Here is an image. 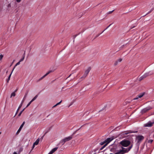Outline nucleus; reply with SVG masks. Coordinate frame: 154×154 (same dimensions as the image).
Returning <instances> with one entry per match:
<instances>
[{
	"instance_id": "obj_1",
	"label": "nucleus",
	"mask_w": 154,
	"mask_h": 154,
	"mask_svg": "<svg viewBox=\"0 0 154 154\" xmlns=\"http://www.w3.org/2000/svg\"><path fill=\"white\" fill-rule=\"evenodd\" d=\"M132 147V145H131L128 148H124L122 147V149L120 150L118 152L119 154H124L125 153L128 152L130 150Z\"/></svg>"
},
{
	"instance_id": "obj_2",
	"label": "nucleus",
	"mask_w": 154,
	"mask_h": 154,
	"mask_svg": "<svg viewBox=\"0 0 154 154\" xmlns=\"http://www.w3.org/2000/svg\"><path fill=\"white\" fill-rule=\"evenodd\" d=\"M131 142L130 141L124 140L120 142V144L124 147H127L130 145Z\"/></svg>"
},
{
	"instance_id": "obj_3",
	"label": "nucleus",
	"mask_w": 154,
	"mask_h": 154,
	"mask_svg": "<svg viewBox=\"0 0 154 154\" xmlns=\"http://www.w3.org/2000/svg\"><path fill=\"white\" fill-rule=\"evenodd\" d=\"M72 137L71 136H69L68 137H66L64 139H62L60 141V143L62 144V145H63L65 143L68 141L72 139Z\"/></svg>"
},
{
	"instance_id": "obj_4",
	"label": "nucleus",
	"mask_w": 154,
	"mask_h": 154,
	"mask_svg": "<svg viewBox=\"0 0 154 154\" xmlns=\"http://www.w3.org/2000/svg\"><path fill=\"white\" fill-rule=\"evenodd\" d=\"M91 69V68L90 67H88L87 70H86L84 73V74L82 76V77H81L80 79H84L86 76H87L89 72L90 71V70Z\"/></svg>"
},
{
	"instance_id": "obj_5",
	"label": "nucleus",
	"mask_w": 154,
	"mask_h": 154,
	"mask_svg": "<svg viewBox=\"0 0 154 154\" xmlns=\"http://www.w3.org/2000/svg\"><path fill=\"white\" fill-rule=\"evenodd\" d=\"M152 107L151 106H148V107L143 109L142 110V111H141L142 113H145L147 112L149 110L151 109H152Z\"/></svg>"
},
{
	"instance_id": "obj_6",
	"label": "nucleus",
	"mask_w": 154,
	"mask_h": 154,
	"mask_svg": "<svg viewBox=\"0 0 154 154\" xmlns=\"http://www.w3.org/2000/svg\"><path fill=\"white\" fill-rule=\"evenodd\" d=\"M144 137L142 135H139L137 137V143H140V142L143 140Z\"/></svg>"
},
{
	"instance_id": "obj_7",
	"label": "nucleus",
	"mask_w": 154,
	"mask_h": 154,
	"mask_svg": "<svg viewBox=\"0 0 154 154\" xmlns=\"http://www.w3.org/2000/svg\"><path fill=\"white\" fill-rule=\"evenodd\" d=\"M154 124V122H152L149 121L146 123L144 125L145 127H151Z\"/></svg>"
},
{
	"instance_id": "obj_8",
	"label": "nucleus",
	"mask_w": 154,
	"mask_h": 154,
	"mask_svg": "<svg viewBox=\"0 0 154 154\" xmlns=\"http://www.w3.org/2000/svg\"><path fill=\"white\" fill-rule=\"evenodd\" d=\"M152 74V73H150L149 74V72L145 73L140 78V80H141L143 79L146 77L147 76H149L150 75Z\"/></svg>"
},
{
	"instance_id": "obj_9",
	"label": "nucleus",
	"mask_w": 154,
	"mask_h": 154,
	"mask_svg": "<svg viewBox=\"0 0 154 154\" xmlns=\"http://www.w3.org/2000/svg\"><path fill=\"white\" fill-rule=\"evenodd\" d=\"M25 123V122H23V123L22 124V125L20 126V128H19V129H18V130L17 131L16 133L17 134H18L20 132L22 128L23 125H24Z\"/></svg>"
},
{
	"instance_id": "obj_10",
	"label": "nucleus",
	"mask_w": 154,
	"mask_h": 154,
	"mask_svg": "<svg viewBox=\"0 0 154 154\" xmlns=\"http://www.w3.org/2000/svg\"><path fill=\"white\" fill-rule=\"evenodd\" d=\"M52 71H49L45 75H43L42 77L41 78H40L39 80H38V81H39L43 79L44 78L45 76H46L47 75H48V74H49L50 72H51Z\"/></svg>"
},
{
	"instance_id": "obj_11",
	"label": "nucleus",
	"mask_w": 154,
	"mask_h": 154,
	"mask_svg": "<svg viewBox=\"0 0 154 154\" xmlns=\"http://www.w3.org/2000/svg\"><path fill=\"white\" fill-rule=\"evenodd\" d=\"M113 139H112V138H107L106 140H105L106 143L107 144V145L108 144V143H109L110 142L112 141Z\"/></svg>"
},
{
	"instance_id": "obj_12",
	"label": "nucleus",
	"mask_w": 154,
	"mask_h": 154,
	"mask_svg": "<svg viewBox=\"0 0 154 154\" xmlns=\"http://www.w3.org/2000/svg\"><path fill=\"white\" fill-rule=\"evenodd\" d=\"M58 149V147H55L52 150L48 153V154H52L55 151H56Z\"/></svg>"
},
{
	"instance_id": "obj_13",
	"label": "nucleus",
	"mask_w": 154,
	"mask_h": 154,
	"mask_svg": "<svg viewBox=\"0 0 154 154\" xmlns=\"http://www.w3.org/2000/svg\"><path fill=\"white\" fill-rule=\"evenodd\" d=\"M144 94V93H143L140 94L139 95H138V97H136L135 98H134V100H137L139 98H141V97H142L143 96Z\"/></svg>"
},
{
	"instance_id": "obj_14",
	"label": "nucleus",
	"mask_w": 154,
	"mask_h": 154,
	"mask_svg": "<svg viewBox=\"0 0 154 154\" xmlns=\"http://www.w3.org/2000/svg\"><path fill=\"white\" fill-rule=\"evenodd\" d=\"M14 70V69H13L11 74H10L9 76H8V79L7 80V82L8 83L9 82V81L10 80V78H11V75Z\"/></svg>"
},
{
	"instance_id": "obj_15",
	"label": "nucleus",
	"mask_w": 154,
	"mask_h": 154,
	"mask_svg": "<svg viewBox=\"0 0 154 154\" xmlns=\"http://www.w3.org/2000/svg\"><path fill=\"white\" fill-rule=\"evenodd\" d=\"M39 138L37 139V140L35 141L34 143V145H37L39 142Z\"/></svg>"
},
{
	"instance_id": "obj_16",
	"label": "nucleus",
	"mask_w": 154,
	"mask_h": 154,
	"mask_svg": "<svg viewBox=\"0 0 154 154\" xmlns=\"http://www.w3.org/2000/svg\"><path fill=\"white\" fill-rule=\"evenodd\" d=\"M22 106V103H21V104L20 105V106H19L17 111V112H16V114L14 116V117L17 114V113L18 112V111L19 110V109H20L21 107V106Z\"/></svg>"
},
{
	"instance_id": "obj_17",
	"label": "nucleus",
	"mask_w": 154,
	"mask_h": 154,
	"mask_svg": "<svg viewBox=\"0 0 154 154\" xmlns=\"http://www.w3.org/2000/svg\"><path fill=\"white\" fill-rule=\"evenodd\" d=\"M25 51H24V54H23V57L22 59H21L19 61L20 62H22V61H23L24 60V59L25 58Z\"/></svg>"
},
{
	"instance_id": "obj_18",
	"label": "nucleus",
	"mask_w": 154,
	"mask_h": 154,
	"mask_svg": "<svg viewBox=\"0 0 154 154\" xmlns=\"http://www.w3.org/2000/svg\"><path fill=\"white\" fill-rule=\"evenodd\" d=\"M15 92H13L11 94L10 97L11 98L12 96L14 97L15 96Z\"/></svg>"
},
{
	"instance_id": "obj_19",
	"label": "nucleus",
	"mask_w": 154,
	"mask_h": 154,
	"mask_svg": "<svg viewBox=\"0 0 154 154\" xmlns=\"http://www.w3.org/2000/svg\"><path fill=\"white\" fill-rule=\"evenodd\" d=\"M107 146V144H105L102 147L100 148V150H102Z\"/></svg>"
},
{
	"instance_id": "obj_20",
	"label": "nucleus",
	"mask_w": 154,
	"mask_h": 154,
	"mask_svg": "<svg viewBox=\"0 0 154 154\" xmlns=\"http://www.w3.org/2000/svg\"><path fill=\"white\" fill-rule=\"evenodd\" d=\"M62 100H61L60 102H59L57 103V104H56V105H55L54 106H53V108L55 107L56 106H57V105H59L62 102Z\"/></svg>"
},
{
	"instance_id": "obj_21",
	"label": "nucleus",
	"mask_w": 154,
	"mask_h": 154,
	"mask_svg": "<svg viewBox=\"0 0 154 154\" xmlns=\"http://www.w3.org/2000/svg\"><path fill=\"white\" fill-rule=\"evenodd\" d=\"M38 97V95H36L32 100L33 101L35 100Z\"/></svg>"
},
{
	"instance_id": "obj_22",
	"label": "nucleus",
	"mask_w": 154,
	"mask_h": 154,
	"mask_svg": "<svg viewBox=\"0 0 154 154\" xmlns=\"http://www.w3.org/2000/svg\"><path fill=\"white\" fill-rule=\"evenodd\" d=\"M33 102L32 100L29 102L27 106L26 107V108L28 106H29L30 104H31V103Z\"/></svg>"
},
{
	"instance_id": "obj_23",
	"label": "nucleus",
	"mask_w": 154,
	"mask_h": 154,
	"mask_svg": "<svg viewBox=\"0 0 154 154\" xmlns=\"http://www.w3.org/2000/svg\"><path fill=\"white\" fill-rule=\"evenodd\" d=\"M20 61L18 62V63H17L16 64V65H15L14 67V68L13 69H14L15 68V67L16 66H17L19 65L20 64Z\"/></svg>"
},
{
	"instance_id": "obj_24",
	"label": "nucleus",
	"mask_w": 154,
	"mask_h": 154,
	"mask_svg": "<svg viewBox=\"0 0 154 154\" xmlns=\"http://www.w3.org/2000/svg\"><path fill=\"white\" fill-rule=\"evenodd\" d=\"M28 92H27L26 93L24 96V97H23V100H24V99H25L26 98V96H27V94H28Z\"/></svg>"
},
{
	"instance_id": "obj_25",
	"label": "nucleus",
	"mask_w": 154,
	"mask_h": 154,
	"mask_svg": "<svg viewBox=\"0 0 154 154\" xmlns=\"http://www.w3.org/2000/svg\"><path fill=\"white\" fill-rule=\"evenodd\" d=\"M105 143H106V142L105 140L103 142H100V144L101 145H103Z\"/></svg>"
},
{
	"instance_id": "obj_26",
	"label": "nucleus",
	"mask_w": 154,
	"mask_h": 154,
	"mask_svg": "<svg viewBox=\"0 0 154 154\" xmlns=\"http://www.w3.org/2000/svg\"><path fill=\"white\" fill-rule=\"evenodd\" d=\"M153 140H148V142L149 143H152V142H153Z\"/></svg>"
},
{
	"instance_id": "obj_27",
	"label": "nucleus",
	"mask_w": 154,
	"mask_h": 154,
	"mask_svg": "<svg viewBox=\"0 0 154 154\" xmlns=\"http://www.w3.org/2000/svg\"><path fill=\"white\" fill-rule=\"evenodd\" d=\"M122 59H121V58H120L118 60H117V61H118V62H121L122 61Z\"/></svg>"
},
{
	"instance_id": "obj_28",
	"label": "nucleus",
	"mask_w": 154,
	"mask_h": 154,
	"mask_svg": "<svg viewBox=\"0 0 154 154\" xmlns=\"http://www.w3.org/2000/svg\"><path fill=\"white\" fill-rule=\"evenodd\" d=\"M3 57V56L2 54H1L0 55V61L2 59Z\"/></svg>"
},
{
	"instance_id": "obj_29",
	"label": "nucleus",
	"mask_w": 154,
	"mask_h": 154,
	"mask_svg": "<svg viewBox=\"0 0 154 154\" xmlns=\"http://www.w3.org/2000/svg\"><path fill=\"white\" fill-rule=\"evenodd\" d=\"M118 61H117V60H116V61L115 62V63H114V65H115V66H116V65H117L118 64Z\"/></svg>"
},
{
	"instance_id": "obj_30",
	"label": "nucleus",
	"mask_w": 154,
	"mask_h": 154,
	"mask_svg": "<svg viewBox=\"0 0 154 154\" xmlns=\"http://www.w3.org/2000/svg\"><path fill=\"white\" fill-rule=\"evenodd\" d=\"M112 24H110L109 26H108L106 29H105L102 32L103 33L105 30H106V29H107Z\"/></svg>"
},
{
	"instance_id": "obj_31",
	"label": "nucleus",
	"mask_w": 154,
	"mask_h": 154,
	"mask_svg": "<svg viewBox=\"0 0 154 154\" xmlns=\"http://www.w3.org/2000/svg\"><path fill=\"white\" fill-rule=\"evenodd\" d=\"M22 113V112L21 111L20 112V113H19V114H18V116H21V114Z\"/></svg>"
},
{
	"instance_id": "obj_32",
	"label": "nucleus",
	"mask_w": 154,
	"mask_h": 154,
	"mask_svg": "<svg viewBox=\"0 0 154 154\" xmlns=\"http://www.w3.org/2000/svg\"><path fill=\"white\" fill-rule=\"evenodd\" d=\"M21 0H16V1L17 2H21Z\"/></svg>"
},
{
	"instance_id": "obj_33",
	"label": "nucleus",
	"mask_w": 154,
	"mask_h": 154,
	"mask_svg": "<svg viewBox=\"0 0 154 154\" xmlns=\"http://www.w3.org/2000/svg\"><path fill=\"white\" fill-rule=\"evenodd\" d=\"M110 154H119V152H118L116 153H115V154H113V153H110Z\"/></svg>"
},
{
	"instance_id": "obj_34",
	"label": "nucleus",
	"mask_w": 154,
	"mask_h": 154,
	"mask_svg": "<svg viewBox=\"0 0 154 154\" xmlns=\"http://www.w3.org/2000/svg\"><path fill=\"white\" fill-rule=\"evenodd\" d=\"M35 145H34V144L33 143V146H32V149H33V148H34L35 146Z\"/></svg>"
},
{
	"instance_id": "obj_35",
	"label": "nucleus",
	"mask_w": 154,
	"mask_h": 154,
	"mask_svg": "<svg viewBox=\"0 0 154 154\" xmlns=\"http://www.w3.org/2000/svg\"><path fill=\"white\" fill-rule=\"evenodd\" d=\"M114 10L111 11H110L109 12V13H112L113 11H114Z\"/></svg>"
},
{
	"instance_id": "obj_36",
	"label": "nucleus",
	"mask_w": 154,
	"mask_h": 154,
	"mask_svg": "<svg viewBox=\"0 0 154 154\" xmlns=\"http://www.w3.org/2000/svg\"><path fill=\"white\" fill-rule=\"evenodd\" d=\"M25 100V99H24V100H23H23H22V103H22V104L23 103V101H24V100Z\"/></svg>"
},
{
	"instance_id": "obj_37",
	"label": "nucleus",
	"mask_w": 154,
	"mask_h": 154,
	"mask_svg": "<svg viewBox=\"0 0 154 154\" xmlns=\"http://www.w3.org/2000/svg\"><path fill=\"white\" fill-rule=\"evenodd\" d=\"M25 100V99H24V100H23H23H22V103H22V104L23 103V101H24V100Z\"/></svg>"
},
{
	"instance_id": "obj_38",
	"label": "nucleus",
	"mask_w": 154,
	"mask_h": 154,
	"mask_svg": "<svg viewBox=\"0 0 154 154\" xmlns=\"http://www.w3.org/2000/svg\"><path fill=\"white\" fill-rule=\"evenodd\" d=\"M101 34H99L98 35H97V36H96L95 38L97 37H98Z\"/></svg>"
},
{
	"instance_id": "obj_39",
	"label": "nucleus",
	"mask_w": 154,
	"mask_h": 154,
	"mask_svg": "<svg viewBox=\"0 0 154 154\" xmlns=\"http://www.w3.org/2000/svg\"><path fill=\"white\" fill-rule=\"evenodd\" d=\"M25 108H24V109H23L21 111V112H22L24 111V110H25Z\"/></svg>"
},
{
	"instance_id": "obj_40",
	"label": "nucleus",
	"mask_w": 154,
	"mask_h": 154,
	"mask_svg": "<svg viewBox=\"0 0 154 154\" xmlns=\"http://www.w3.org/2000/svg\"><path fill=\"white\" fill-rule=\"evenodd\" d=\"M137 131H135V132H130V133H137Z\"/></svg>"
},
{
	"instance_id": "obj_41",
	"label": "nucleus",
	"mask_w": 154,
	"mask_h": 154,
	"mask_svg": "<svg viewBox=\"0 0 154 154\" xmlns=\"http://www.w3.org/2000/svg\"><path fill=\"white\" fill-rule=\"evenodd\" d=\"M13 154H17V152H14V153H13Z\"/></svg>"
},
{
	"instance_id": "obj_42",
	"label": "nucleus",
	"mask_w": 154,
	"mask_h": 154,
	"mask_svg": "<svg viewBox=\"0 0 154 154\" xmlns=\"http://www.w3.org/2000/svg\"><path fill=\"white\" fill-rule=\"evenodd\" d=\"M79 129H80V128H79V129H78V130H77L75 132V133H74V134L75 133V132H76V131H78Z\"/></svg>"
},
{
	"instance_id": "obj_43",
	"label": "nucleus",
	"mask_w": 154,
	"mask_h": 154,
	"mask_svg": "<svg viewBox=\"0 0 154 154\" xmlns=\"http://www.w3.org/2000/svg\"><path fill=\"white\" fill-rule=\"evenodd\" d=\"M17 91V89L16 90H15L14 92H15H15H16Z\"/></svg>"
},
{
	"instance_id": "obj_44",
	"label": "nucleus",
	"mask_w": 154,
	"mask_h": 154,
	"mask_svg": "<svg viewBox=\"0 0 154 154\" xmlns=\"http://www.w3.org/2000/svg\"><path fill=\"white\" fill-rule=\"evenodd\" d=\"M151 11H152V10H151L148 13V14H149V13H150L151 12Z\"/></svg>"
},
{
	"instance_id": "obj_45",
	"label": "nucleus",
	"mask_w": 154,
	"mask_h": 154,
	"mask_svg": "<svg viewBox=\"0 0 154 154\" xmlns=\"http://www.w3.org/2000/svg\"><path fill=\"white\" fill-rule=\"evenodd\" d=\"M71 75V74H70V75H69V77H70V76Z\"/></svg>"
},
{
	"instance_id": "obj_46",
	"label": "nucleus",
	"mask_w": 154,
	"mask_h": 154,
	"mask_svg": "<svg viewBox=\"0 0 154 154\" xmlns=\"http://www.w3.org/2000/svg\"><path fill=\"white\" fill-rule=\"evenodd\" d=\"M8 71H7L6 72V73H7L8 72Z\"/></svg>"
},
{
	"instance_id": "obj_47",
	"label": "nucleus",
	"mask_w": 154,
	"mask_h": 154,
	"mask_svg": "<svg viewBox=\"0 0 154 154\" xmlns=\"http://www.w3.org/2000/svg\"><path fill=\"white\" fill-rule=\"evenodd\" d=\"M82 127V126H81V127H80V129Z\"/></svg>"
},
{
	"instance_id": "obj_48",
	"label": "nucleus",
	"mask_w": 154,
	"mask_h": 154,
	"mask_svg": "<svg viewBox=\"0 0 154 154\" xmlns=\"http://www.w3.org/2000/svg\"><path fill=\"white\" fill-rule=\"evenodd\" d=\"M82 127V126H81V127H80V129Z\"/></svg>"
},
{
	"instance_id": "obj_49",
	"label": "nucleus",
	"mask_w": 154,
	"mask_h": 154,
	"mask_svg": "<svg viewBox=\"0 0 154 154\" xmlns=\"http://www.w3.org/2000/svg\"><path fill=\"white\" fill-rule=\"evenodd\" d=\"M82 127V126H81V127H80V129Z\"/></svg>"
},
{
	"instance_id": "obj_50",
	"label": "nucleus",
	"mask_w": 154,
	"mask_h": 154,
	"mask_svg": "<svg viewBox=\"0 0 154 154\" xmlns=\"http://www.w3.org/2000/svg\"><path fill=\"white\" fill-rule=\"evenodd\" d=\"M1 134V133L0 132V134Z\"/></svg>"
}]
</instances>
